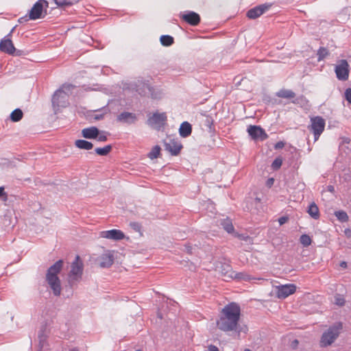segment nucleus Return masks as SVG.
Wrapping results in <instances>:
<instances>
[{
	"instance_id": "nucleus-1",
	"label": "nucleus",
	"mask_w": 351,
	"mask_h": 351,
	"mask_svg": "<svg viewBox=\"0 0 351 351\" xmlns=\"http://www.w3.org/2000/svg\"><path fill=\"white\" fill-rule=\"evenodd\" d=\"M240 317V306L235 302H231L222 308L217 321V326L219 330L226 332H234L238 335L241 332L246 333L247 327L239 324Z\"/></svg>"
},
{
	"instance_id": "nucleus-2",
	"label": "nucleus",
	"mask_w": 351,
	"mask_h": 351,
	"mask_svg": "<svg viewBox=\"0 0 351 351\" xmlns=\"http://www.w3.org/2000/svg\"><path fill=\"white\" fill-rule=\"evenodd\" d=\"M62 265L63 261L62 260L56 261L48 269L46 274V280L49 287L55 296H59L62 291L61 283L58 274L60 271Z\"/></svg>"
},
{
	"instance_id": "nucleus-3",
	"label": "nucleus",
	"mask_w": 351,
	"mask_h": 351,
	"mask_svg": "<svg viewBox=\"0 0 351 351\" xmlns=\"http://www.w3.org/2000/svg\"><path fill=\"white\" fill-rule=\"evenodd\" d=\"M73 87L72 84H64L54 93L52 104L55 110L65 108L69 104V97Z\"/></svg>"
},
{
	"instance_id": "nucleus-4",
	"label": "nucleus",
	"mask_w": 351,
	"mask_h": 351,
	"mask_svg": "<svg viewBox=\"0 0 351 351\" xmlns=\"http://www.w3.org/2000/svg\"><path fill=\"white\" fill-rule=\"evenodd\" d=\"M49 7V3L46 0L37 1L30 10L28 14L21 17L19 19V23H23L28 20H37L44 18L47 14V10Z\"/></svg>"
},
{
	"instance_id": "nucleus-5",
	"label": "nucleus",
	"mask_w": 351,
	"mask_h": 351,
	"mask_svg": "<svg viewBox=\"0 0 351 351\" xmlns=\"http://www.w3.org/2000/svg\"><path fill=\"white\" fill-rule=\"evenodd\" d=\"M343 325L341 322L335 324L324 331L320 339V346L325 348L330 346L339 336Z\"/></svg>"
},
{
	"instance_id": "nucleus-6",
	"label": "nucleus",
	"mask_w": 351,
	"mask_h": 351,
	"mask_svg": "<svg viewBox=\"0 0 351 351\" xmlns=\"http://www.w3.org/2000/svg\"><path fill=\"white\" fill-rule=\"evenodd\" d=\"M71 267V271L68 275V282L69 285L73 287L80 281L83 273V263L80 259L79 256H76Z\"/></svg>"
},
{
	"instance_id": "nucleus-7",
	"label": "nucleus",
	"mask_w": 351,
	"mask_h": 351,
	"mask_svg": "<svg viewBox=\"0 0 351 351\" xmlns=\"http://www.w3.org/2000/svg\"><path fill=\"white\" fill-rule=\"evenodd\" d=\"M325 125V120L322 117L317 116L311 118V125L308 128L313 133L315 142L319 139L324 132Z\"/></svg>"
},
{
	"instance_id": "nucleus-8",
	"label": "nucleus",
	"mask_w": 351,
	"mask_h": 351,
	"mask_svg": "<svg viewBox=\"0 0 351 351\" xmlns=\"http://www.w3.org/2000/svg\"><path fill=\"white\" fill-rule=\"evenodd\" d=\"M165 149L172 156H177L180 154L182 145L178 138L167 136L163 141Z\"/></svg>"
},
{
	"instance_id": "nucleus-9",
	"label": "nucleus",
	"mask_w": 351,
	"mask_h": 351,
	"mask_svg": "<svg viewBox=\"0 0 351 351\" xmlns=\"http://www.w3.org/2000/svg\"><path fill=\"white\" fill-rule=\"evenodd\" d=\"M167 117L165 112H154L147 119V123L153 128L159 130L166 123Z\"/></svg>"
},
{
	"instance_id": "nucleus-10",
	"label": "nucleus",
	"mask_w": 351,
	"mask_h": 351,
	"mask_svg": "<svg viewBox=\"0 0 351 351\" xmlns=\"http://www.w3.org/2000/svg\"><path fill=\"white\" fill-rule=\"evenodd\" d=\"M295 291L296 286L293 284H286L275 287L276 295L279 299H285L294 293Z\"/></svg>"
},
{
	"instance_id": "nucleus-11",
	"label": "nucleus",
	"mask_w": 351,
	"mask_h": 351,
	"mask_svg": "<svg viewBox=\"0 0 351 351\" xmlns=\"http://www.w3.org/2000/svg\"><path fill=\"white\" fill-rule=\"evenodd\" d=\"M349 65L346 60H340L339 63L335 66V73L339 80L345 81L349 76Z\"/></svg>"
},
{
	"instance_id": "nucleus-12",
	"label": "nucleus",
	"mask_w": 351,
	"mask_h": 351,
	"mask_svg": "<svg viewBox=\"0 0 351 351\" xmlns=\"http://www.w3.org/2000/svg\"><path fill=\"white\" fill-rule=\"evenodd\" d=\"M96 262L102 268L110 267L114 263V255L112 252L107 250L97 258Z\"/></svg>"
},
{
	"instance_id": "nucleus-13",
	"label": "nucleus",
	"mask_w": 351,
	"mask_h": 351,
	"mask_svg": "<svg viewBox=\"0 0 351 351\" xmlns=\"http://www.w3.org/2000/svg\"><path fill=\"white\" fill-rule=\"evenodd\" d=\"M99 237L113 241H121L125 238V234L120 230L112 229L100 232Z\"/></svg>"
},
{
	"instance_id": "nucleus-14",
	"label": "nucleus",
	"mask_w": 351,
	"mask_h": 351,
	"mask_svg": "<svg viewBox=\"0 0 351 351\" xmlns=\"http://www.w3.org/2000/svg\"><path fill=\"white\" fill-rule=\"evenodd\" d=\"M14 27L12 29L10 32L8 34L6 37H5L3 39L1 40L0 42V50L5 52L8 54H13L15 51V47H14V45L12 42V40L7 38L12 34L14 32Z\"/></svg>"
},
{
	"instance_id": "nucleus-15",
	"label": "nucleus",
	"mask_w": 351,
	"mask_h": 351,
	"mask_svg": "<svg viewBox=\"0 0 351 351\" xmlns=\"http://www.w3.org/2000/svg\"><path fill=\"white\" fill-rule=\"evenodd\" d=\"M247 133L253 139L261 138L262 140L267 138L265 131L257 125H250L247 128Z\"/></svg>"
},
{
	"instance_id": "nucleus-16",
	"label": "nucleus",
	"mask_w": 351,
	"mask_h": 351,
	"mask_svg": "<svg viewBox=\"0 0 351 351\" xmlns=\"http://www.w3.org/2000/svg\"><path fill=\"white\" fill-rule=\"evenodd\" d=\"M117 121L126 123L133 124L137 121V116L136 114L130 112H123L120 113L117 117Z\"/></svg>"
},
{
	"instance_id": "nucleus-17",
	"label": "nucleus",
	"mask_w": 351,
	"mask_h": 351,
	"mask_svg": "<svg viewBox=\"0 0 351 351\" xmlns=\"http://www.w3.org/2000/svg\"><path fill=\"white\" fill-rule=\"evenodd\" d=\"M182 19L190 24L191 25L195 26L198 25L200 22V16L199 15L193 11H189L186 14L182 15Z\"/></svg>"
},
{
	"instance_id": "nucleus-18",
	"label": "nucleus",
	"mask_w": 351,
	"mask_h": 351,
	"mask_svg": "<svg viewBox=\"0 0 351 351\" xmlns=\"http://www.w3.org/2000/svg\"><path fill=\"white\" fill-rule=\"evenodd\" d=\"M267 5H261L250 9L247 12V16L251 19H255L262 15L269 8Z\"/></svg>"
},
{
	"instance_id": "nucleus-19",
	"label": "nucleus",
	"mask_w": 351,
	"mask_h": 351,
	"mask_svg": "<svg viewBox=\"0 0 351 351\" xmlns=\"http://www.w3.org/2000/svg\"><path fill=\"white\" fill-rule=\"evenodd\" d=\"M82 134L85 138H95L99 134V130L97 128L94 126L86 128L82 130Z\"/></svg>"
},
{
	"instance_id": "nucleus-20",
	"label": "nucleus",
	"mask_w": 351,
	"mask_h": 351,
	"mask_svg": "<svg viewBox=\"0 0 351 351\" xmlns=\"http://www.w3.org/2000/svg\"><path fill=\"white\" fill-rule=\"evenodd\" d=\"M191 132L192 127L189 122L184 121L183 123H181L179 128V134L181 137L186 138L191 135Z\"/></svg>"
},
{
	"instance_id": "nucleus-21",
	"label": "nucleus",
	"mask_w": 351,
	"mask_h": 351,
	"mask_svg": "<svg viewBox=\"0 0 351 351\" xmlns=\"http://www.w3.org/2000/svg\"><path fill=\"white\" fill-rule=\"evenodd\" d=\"M226 267L228 268V271H227L226 274L224 275L225 276H227L230 278H237L239 280H241V279L249 280L250 279L248 276H247L244 273H242V272L236 273V272L232 271V269H230V267L229 265H226Z\"/></svg>"
},
{
	"instance_id": "nucleus-22",
	"label": "nucleus",
	"mask_w": 351,
	"mask_h": 351,
	"mask_svg": "<svg viewBox=\"0 0 351 351\" xmlns=\"http://www.w3.org/2000/svg\"><path fill=\"white\" fill-rule=\"evenodd\" d=\"M93 112H95V114L92 115V117L95 121L102 120L105 115L110 112V109L106 106L100 109L94 110Z\"/></svg>"
},
{
	"instance_id": "nucleus-23",
	"label": "nucleus",
	"mask_w": 351,
	"mask_h": 351,
	"mask_svg": "<svg viewBox=\"0 0 351 351\" xmlns=\"http://www.w3.org/2000/svg\"><path fill=\"white\" fill-rule=\"evenodd\" d=\"M307 213L314 219H318L319 218V208L314 202L310 204L307 209Z\"/></svg>"
},
{
	"instance_id": "nucleus-24",
	"label": "nucleus",
	"mask_w": 351,
	"mask_h": 351,
	"mask_svg": "<svg viewBox=\"0 0 351 351\" xmlns=\"http://www.w3.org/2000/svg\"><path fill=\"white\" fill-rule=\"evenodd\" d=\"M75 146L81 149L89 150L93 147V144L88 141L79 139L75 142Z\"/></svg>"
},
{
	"instance_id": "nucleus-25",
	"label": "nucleus",
	"mask_w": 351,
	"mask_h": 351,
	"mask_svg": "<svg viewBox=\"0 0 351 351\" xmlns=\"http://www.w3.org/2000/svg\"><path fill=\"white\" fill-rule=\"evenodd\" d=\"M221 226L228 233H231L234 230V227L231 220L229 218L223 219L221 220Z\"/></svg>"
},
{
	"instance_id": "nucleus-26",
	"label": "nucleus",
	"mask_w": 351,
	"mask_h": 351,
	"mask_svg": "<svg viewBox=\"0 0 351 351\" xmlns=\"http://www.w3.org/2000/svg\"><path fill=\"white\" fill-rule=\"evenodd\" d=\"M23 113L19 108L13 110L10 114V119L14 122L19 121L23 118Z\"/></svg>"
},
{
	"instance_id": "nucleus-27",
	"label": "nucleus",
	"mask_w": 351,
	"mask_h": 351,
	"mask_svg": "<svg viewBox=\"0 0 351 351\" xmlns=\"http://www.w3.org/2000/svg\"><path fill=\"white\" fill-rule=\"evenodd\" d=\"M277 96L282 98H293L295 97V93L291 90H280L277 93Z\"/></svg>"
},
{
	"instance_id": "nucleus-28",
	"label": "nucleus",
	"mask_w": 351,
	"mask_h": 351,
	"mask_svg": "<svg viewBox=\"0 0 351 351\" xmlns=\"http://www.w3.org/2000/svg\"><path fill=\"white\" fill-rule=\"evenodd\" d=\"M112 150V146L110 145H106L104 147H97L95 149L97 154L99 156H106Z\"/></svg>"
},
{
	"instance_id": "nucleus-29",
	"label": "nucleus",
	"mask_w": 351,
	"mask_h": 351,
	"mask_svg": "<svg viewBox=\"0 0 351 351\" xmlns=\"http://www.w3.org/2000/svg\"><path fill=\"white\" fill-rule=\"evenodd\" d=\"M160 41L162 45L169 47L173 43V38L169 35H162L160 38Z\"/></svg>"
},
{
	"instance_id": "nucleus-30",
	"label": "nucleus",
	"mask_w": 351,
	"mask_h": 351,
	"mask_svg": "<svg viewBox=\"0 0 351 351\" xmlns=\"http://www.w3.org/2000/svg\"><path fill=\"white\" fill-rule=\"evenodd\" d=\"M335 215L341 222H346L348 221V214L343 210L335 211Z\"/></svg>"
},
{
	"instance_id": "nucleus-31",
	"label": "nucleus",
	"mask_w": 351,
	"mask_h": 351,
	"mask_svg": "<svg viewBox=\"0 0 351 351\" xmlns=\"http://www.w3.org/2000/svg\"><path fill=\"white\" fill-rule=\"evenodd\" d=\"M160 152V146L156 145L152 149V150L150 151V152L148 154V156L150 159H156L159 156Z\"/></svg>"
},
{
	"instance_id": "nucleus-32",
	"label": "nucleus",
	"mask_w": 351,
	"mask_h": 351,
	"mask_svg": "<svg viewBox=\"0 0 351 351\" xmlns=\"http://www.w3.org/2000/svg\"><path fill=\"white\" fill-rule=\"evenodd\" d=\"M328 54V51L324 47H320L317 51V60L319 62L323 60Z\"/></svg>"
},
{
	"instance_id": "nucleus-33",
	"label": "nucleus",
	"mask_w": 351,
	"mask_h": 351,
	"mask_svg": "<svg viewBox=\"0 0 351 351\" xmlns=\"http://www.w3.org/2000/svg\"><path fill=\"white\" fill-rule=\"evenodd\" d=\"M300 241L304 247H308L311 244V237L308 235L305 234L301 235V237L300 238Z\"/></svg>"
},
{
	"instance_id": "nucleus-34",
	"label": "nucleus",
	"mask_w": 351,
	"mask_h": 351,
	"mask_svg": "<svg viewBox=\"0 0 351 351\" xmlns=\"http://www.w3.org/2000/svg\"><path fill=\"white\" fill-rule=\"evenodd\" d=\"M56 4L58 6L63 7V6H68L73 4V2L70 0H54Z\"/></svg>"
},
{
	"instance_id": "nucleus-35",
	"label": "nucleus",
	"mask_w": 351,
	"mask_h": 351,
	"mask_svg": "<svg viewBox=\"0 0 351 351\" xmlns=\"http://www.w3.org/2000/svg\"><path fill=\"white\" fill-rule=\"evenodd\" d=\"M282 164V160L280 158H276L271 164V167L274 170L278 169Z\"/></svg>"
},
{
	"instance_id": "nucleus-36",
	"label": "nucleus",
	"mask_w": 351,
	"mask_h": 351,
	"mask_svg": "<svg viewBox=\"0 0 351 351\" xmlns=\"http://www.w3.org/2000/svg\"><path fill=\"white\" fill-rule=\"evenodd\" d=\"M99 142H105L107 141V133L106 132H99L98 136L95 138Z\"/></svg>"
},
{
	"instance_id": "nucleus-37",
	"label": "nucleus",
	"mask_w": 351,
	"mask_h": 351,
	"mask_svg": "<svg viewBox=\"0 0 351 351\" xmlns=\"http://www.w3.org/2000/svg\"><path fill=\"white\" fill-rule=\"evenodd\" d=\"M335 303L338 306H343L345 303V300L341 295H336L335 298Z\"/></svg>"
},
{
	"instance_id": "nucleus-38",
	"label": "nucleus",
	"mask_w": 351,
	"mask_h": 351,
	"mask_svg": "<svg viewBox=\"0 0 351 351\" xmlns=\"http://www.w3.org/2000/svg\"><path fill=\"white\" fill-rule=\"evenodd\" d=\"M293 102L297 104H306L307 103V100L304 97L301 96L296 98Z\"/></svg>"
},
{
	"instance_id": "nucleus-39",
	"label": "nucleus",
	"mask_w": 351,
	"mask_h": 351,
	"mask_svg": "<svg viewBox=\"0 0 351 351\" xmlns=\"http://www.w3.org/2000/svg\"><path fill=\"white\" fill-rule=\"evenodd\" d=\"M345 97L346 100L351 104V88H347L345 91Z\"/></svg>"
},
{
	"instance_id": "nucleus-40",
	"label": "nucleus",
	"mask_w": 351,
	"mask_h": 351,
	"mask_svg": "<svg viewBox=\"0 0 351 351\" xmlns=\"http://www.w3.org/2000/svg\"><path fill=\"white\" fill-rule=\"evenodd\" d=\"M287 220H288V218L287 217H281L278 219V222H279L280 225H283L284 223H285L287 222Z\"/></svg>"
},
{
	"instance_id": "nucleus-41",
	"label": "nucleus",
	"mask_w": 351,
	"mask_h": 351,
	"mask_svg": "<svg viewBox=\"0 0 351 351\" xmlns=\"http://www.w3.org/2000/svg\"><path fill=\"white\" fill-rule=\"evenodd\" d=\"M206 351H219L218 348L213 345H210L208 346Z\"/></svg>"
},
{
	"instance_id": "nucleus-42",
	"label": "nucleus",
	"mask_w": 351,
	"mask_h": 351,
	"mask_svg": "<svg viewBox=\"0 0 351 351\" xmlns=\"http://www.w3.org/2000/svg\"><path fill=\"white\" fill-rule=\"evenodd\" d=\"M285 146V143L282 141H279L277 143H276L274 147L276 149H282Z\"/></svg>"
},
{
	"instance_id": "nucleus-43",
	"label": "nucleus",
	"mask_w": 351,
	"mask_h": 351,
	"mask_svg": "<svg viewBox=\"0 0 351 351\" xmlns=\"http://www.w3.org/2000/svg\"><path fill=\"white\" fill-rule=\"evenodd\" d=\"M7 196L3 186H0V197Z\"/></svg>"
},
{
	"instance_id": "nucleus-44",
	"label": "nucleus",
	"mask_w": 351,
	"mask_h": 351,
	"mask_svg": "<svg viewBox=\"0 0 351 351\" xmlns=\"http://www.w3.org/2000/svg\"><path fill=\"white\" fill-rule=\"evenodd\" d=\"M274 182V178H269L267 181V186H269V187H271L273 185Z\"/></svg>"
},
{
	"instance_id": "nucleus-45",
	"label": "nucleus",
	"mask_w": 351,
	"mask_h": 351,
	"mask_svg": "<svg viewBox=\"0 0 351 351\" xmlns=\"http://www.w3.org/2000/svg\"><path fill=\"white\" fill-rule=\"evenodd\" d=\"M344 233H345V234H346L348 237H351V229H350V228H346V229H345V230H344Z\"/></svg>"
},
{
	"instance_id": "nucleus-46",
	"label": "nucleus",
	"mask_w": 351,
	"mask_h": 351,
	"mask_svg": "<svg viewBox=\"0 0 351 351\" xmlns=\"http://www.w3.org/2000/svg\"><path fill=\"white\" fill-rule=\"evenodd\" d=\"M130 226L135 230L139 229V226L137 223H131Z\"/></svg>"
},
{
	"instance_id": "nucleus-47",
	"label": "nucleus",
	"mask_w": 351,
	"mask_h": 351,
	"mask_svg": "<svg viewBox=\"0 0 351 351\" xmlns=\"http://www.w3.org/2000/svg\"><path fill=\"white\" fill-rule=\"evenodd\" d=\"M340 266L343 268H346L347 267V263L345 262V261H342L340 263Z\"/></svg>"
},
{
	"instance_id": "nucleus-48",
	"label": "nucleus",
	"mask_w": 351,
	"mask_h": 351,
	"mask_svg": "<svg viewBox=\"0 0 351 351\" xmlns=\"http://www.w3.org/2000/svg\"><path fill=\"white\" fill-rule=\"evenodd\" d=\"M298 343V340H294L293 342H292V346L293 348H295Z\"/></svg>"
},
{
	"instance_id": "nucleus-49",
	"label": "nucleus",
	"mask_w": 351,
	"mask_h": 351,
	"mask_svg": "<svg viewBox=\"0 0 351 351\" xmlns=\"http://www.w3.org/2000/svg\"><path fill=\"white\" fill-rule=\"evenodd\" d=\"M38 337L40 339V341H42L44 340V336L43 335L39 334Z\"/></svg>"
},
{
	"instance_id": "nucleus-50",
	"label": "nucleus",
	"mask_w": 351,
	"mask_h": 351,
	"mask_svg": "<svg viewBox=\"0 0 351 351\" xmlns=\"http://www.w3.org/2000/svg\"><path fill=\"white\" fill-rule=\"evenodd\" d=\"M333 190H334V187L332 186H328V191H329L332 192V191H333Z\"/></svg>"
},
{
	"instance_id": "nucleus-51",
	"label": "nucleus",
	"mask_w": 351,
	"mask_h": 351,
	"mask_svg": "<svg viewBox=\"0 0 351 351\" xmlns=\"http://www.w3.org/2000/svg\"><path fill=\"white\" fill-rule=\"evenodd\" d=\"M69 351H77V350L75 348H73V349H71V350H69Z\"/></svg>"
},
{
	"instance_id": "nucleus-52",
	"label": "nucleus",
	"mask_w": 351,
	"mask_h": 351,
	"mask_svg": "<svg viewBox=\"0 0 351 351\" xmlns=\"http://www.w3.org/2000/svg\"><path fill=\"white\" fill-rule=\"evenodd\" d=\"M152 97L154 98H156V97L155 95H154L153 94H152Z\"/></svg>"
},
{
	"instance_id": "nucleus-53",
	"label": "nucleus",
	"mask_w": 351,
	"mask_h": 351,
	"mask_svg": "<svg viewBox=\"0 0 351 351\" xmlns=\"http://www.w3.org/2000/svg\"><path fill=\"white\" fill-rule=\"evenodd\" d=\"M256 201L259 202V201H260V199H259V198H256Z\"/></svg>"
},
{
	"instance_id": "nucleus-54",
	"label": "nucleus",
	"mask_w": 351,
	"mask_h": 351,
	"mask_svg": "<svg viewBox=\"0 0 351 351\" xmlns=\"http://www.w3.org/2000/svg\"><path fill=\"white\" fill-rule=\"evenodd\" d=\"M245 351H251V350H245Z\"/></svg>"
}]
</instances>
